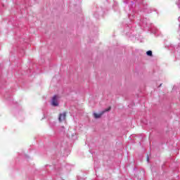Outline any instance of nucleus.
I'll list each match as a JSON object with an SVG mask.
<instances>
[{
	"label": "nucleus",
	"mask_w": 180,
	"mask_h": 180,
	"mask_svg": "<svg viewBox=\"0 0 180 180\" xmlns=\"http://www.w3.org/2000/svg\"><path fill=\"white\" fill-rule=\"evenodd\" d=\"M146 54H147V56H149L150 57H151V56H153V51H148L146 52Z\"/></svg>",
	"instance_id": "nucleus-4"
},
{
	"label": "nucleus",
	"mask_w": 180,
	"mask_h": 180,
	"mask_svg": "<svg viewBox=\"0 0 180 180\" xmlns=\"http://www.w3.org/2000/svg\"><path fill=\"white\" fill-rule=\"evenodd\" d=\"M52 106H58V96H54L52 98Z\"/></svg>",
	"instance_id": "nucleus-3"
},
{
	"label": "nucleus",
	"mask_w": 180,
	"mask_h": 180,
	"mask_svg": "<svg viewBox=\"0 0 180 180\" xmlns=\"http://www.w3.org/2000/svg\"><path fill=\"white\" fill-rule=\"evenodd\" d=\"M162 84H161L160 85V86H161Z\"/></svg>",
	"instance_id": "nucleus-6"
},
{
	"label": "nucleus",
	"mask_w": 180,
	"mask_h": 180,
	"mask_svg": "<svg viewBox=\"0 0 180 180\" xmlns=\"http://www.w3.org/2000/svg\"><path fill=\"white\" fill-rule=\"evenodd\" d=\"M146 160H147L148 162V161H150V158L147 157Z\"/></svg>",
	"instance_id": "nucleus-5"
},
{
	"label": "nucleus",
	"mask_w": 180,
	"mask_h": 180,
	"mask_svg": "<svg viewBox=\"0 0 180 180\" xmlns=\"http://www.w3.org/2000/svg\"><path fill=\"white\" fill-rule=\"evenodd\" d=\"M66 118H67V112H63L59 114L58 120L60 123H61V122H65Z\"/></svg>",
	"instance_id": "nucleus-2"
},
{
	"label": "nucleus",
	"mask_w": 180,
	"mask_h": 180,
	"mask_svg": "<svg viewBox=\"0 0 180 180\" xmlns=\"http://www.w3.org/2000/svg\"><path fill=\"white\" fill-rule=\"evenodd\" d=\"M110 109H112V108L108 107L107 109L104 110L103 111H102L101 113L98 114L96 112H94V117H95V119H100V117H102V115H104L105 113H106V112H109V110H110Z\"/></svg>",
	"instance_id": "nucleus-1"
}]
</instances>
